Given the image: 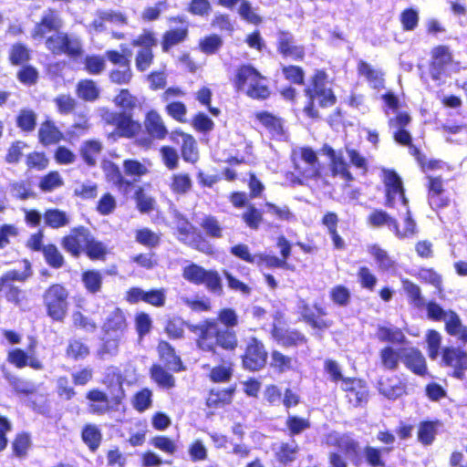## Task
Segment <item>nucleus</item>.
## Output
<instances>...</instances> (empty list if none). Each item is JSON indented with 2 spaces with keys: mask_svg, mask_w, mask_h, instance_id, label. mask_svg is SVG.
<instances>
[{
  "mask_svg": "<svg viewBox=\"0 0 467 467\" xmlns=\"http://www.w3.org/2000/svg\"><path fill=\"white\" fill-rule=\"evenodd\" d=\"M232 393L233 390L226 389L211 390L206 400L207 406L211 408H220L230 403L232 400Z\"/></svg>",
  "mask_w": 467,
  "mask_h": 467,
  "instance_id": "c9c22d12",
  "label": "nucleus"
},
{
  "mask_svg": "<svg viewBox=\"0 0 467 467\" xmlns=\"http://www.w3.org/2000/svg\"><path fill=\"white\" fill-rule=\"evenodd\" d=\"M445 323V328L448 334L462 338V334L466 331L467 327L462 324L459 316L453 311H448L447 316L443 320Z\"/></svg>",
  "mask_w": 467,
  "mask_h": 467,
  "instance_id": "2f4dec72",
  "label": "nucleus"
},
{
  "mask_svg": "<svg viewBox=\"0 0 467 467\" xmlns=\"http://www.w3.org/2000/svg\"><path fill=\"white\" fill-rule=\"evenodd\" d=\"M359 75L366 78L373 88H380L384 85L383 73L372 67L368 63L360 61L358 66Z\"/></svg>",
  "mask_w": 467,
  "mask_h": 467,
  "instance_id": "393cba45",
  "label": "nucleus"
},
{
  "mask_svg": "<svg viewBox=\"0 0 467 467\" xmlns=\"http://www.w3.org/2000/svg\"><path fill=\"white\" fill-rule=\"evenodd\" d=\"M102 150V145L98 140L85 141L81 148V155L85 162L90 166L96 164L97 159Z\"/></svg>",
  "mask_w": 467,
  "mask_h": 467,
  "instance_id": "473e14b6",
  "label": "nucleus"
},
{
  "mask_svg": "<svg viewBox=\"0 0 467 467\" xmlns=\"http://www.w3.org/2000/svg\"><path fill=\"white\" fill-rule=\"evenodd\" d=\"M331 171L334 176H340L347 182L353 180V177L348 171V164L341 153H338V156L331 161Z\"/></svg>",
  "mask_w": 467,
  "mask_h": 467,
  "instance_id": "09e8293b",
  "label": "nucleus"
},
{
  "mask_svg": "<svg viewBox=\"0 0 467 467\" xmlns=\"http://www.w3.org/2000/svg\"><path fill=\"white\" fill-rule=\"evenodd\" d=\"M299 161L309 164L310 169L306 171V179H316L320 176L321 165L317 153L308 147L297 148L293 150V161Z\"/></svg>",
  "mask_w": 467,
  "mask_h": 467,
  "instance_id": "f3484780",
  "label": "nucleus"
},
{
  "mask_svg": "<svg viewBox=\"0 0 467 467\" xmlns=\"http://www.w3.org/2000/svg\"><path fill=\"white\" fill-rule=\"evenodd\" d=\"M126 327V318L123 312L119 308L112 306V309L108 311L102 326L105 336H123Z\"/></svg>",
  "mask_w": 467,
  "mask_h": 467,
  "instance_id": "dca6fc26",
  "label": "nucleus"
},
{
  "mask_svg": "<svg viewBox=\"0 0 467 467\" xmlns=\"http://www.w3.org/2000/svg\"><path fill=\"white\" fill-rule=\"evenodd\" d=\"M378 389L380 394L389 400H396L407 393V385L399 377H382Z\"/></svg>",
  "mask_w": 467,
  "mask_h": 467,
  "instance_id": "aec40b11",
  "label": "nucleus"
},
{
  "mask_svg": "<svg viewBox=\"0 0 467 467\" xmlns=\"http://www.w3.org/2000/svg\"><path fill=\"white\" fill-rule=\"evenodd\" d=\"M234 85L238 90L244 91L253 99H265L269 95L265 78L255 68L248 65L237 69Z\"/></svg>",
  "mask_w": 467,
  "mask_h": 467,
  "instance_id": "7ed1b4c3",
  "label": "nucleus"
},
{
  "mask_svg": "<svg viewBox=\"0 0 467 467\" xmlns=\"http://www.w3.org/2000/svg\"><path fill=\"white\" fill-rule=\"evenodd\" d=\"M266 358L267 352L263 343L257 338L252 337L247 344L243 358L244 366L250 370H258L265 365Z\"/></svg>",
  "mask_w": 467,
  "mask_h": 467,
  "instance_id": "ddd939ff",
  "label": "nucleus"
},
{
  "mask_svg": "<svg viewBox=\"0 0 467 467\" xmlns=\"http://www.w3.org/2000/svg\"><path fill=\"white\" fill-rule=\"evenodd\" d=\"M257 118L274 138L282 140L285 137L283 123L279 119L265 112L258 114Z\"/></svg>",
  "mask_w": 467,
  "mask_h": 467,
  "instance_id": "cd10ccee",
  "label": "nucleus"
},
{
  "mask_svg": "<svg viewBox=\"0 0 467 467\" xmlns=\"http://www.w3.org/2000/svg\"><path fill=\"white\" fill-rule=\"evenodd\" d=\"M161 160L169 170H175L179 164V155L175 149L163 146L160 150Z\"/></svg>",
  "mask_w": 467,
  "mask_h": 467,
  "instance_id": "052dcab7",
  "label": "nucleus"
},
{
  "mask_svg": "<svg viewBox=\"0 0 467 467\" xmlns=\"http://www.w3.org/2000/svg\"><path fill=\"white\" fill-rule=\"evenodd\" d=\"M400 356V348L396 350L391 347H386L380 351V359L382 365L384 368L390 370H395L398 368Z\"/></svg>",
  "mask_w": 467,
  "mask_h": 467,
  "instance_id": "4c0bfd02",
  "label": "nucleus"
},
{
  "mask_svg": "<svg viewBox=\"0 0 467 467\" xmlns=\"http://www.w3.org/2000/svg\"><path fill=\"white\" fill-rule=\"evenodd\" d=\"M233 370L230 365L223 364L212 368L210 379L213 382H227L230 380Z\"/></svg>",
  "mask_w": 467,
  "mask_h": 467,
  "instance_id": "69168bd1",
  "label": "nucleus"
},
{
  "mask_svg": "<svg viewBox=\"0 0 467 467\" xmlns=\"http://www.w3.org/2000/svg\"><path fill=\"white\" fill-rule=\"evenodd\" d=\"M402 209L404 210V227L400 230L397 220H395V228H393L392 232L399 239L412 238L417 234L416 223L411 218L409 205L406 204V208Z\"/></svg>",
  "mask_w": 467,
  "mask_h": 467,
  "instance_id": "a878e982",
  "label": "nucleus"
},
{
  "mask_svg": "<svg viewBox=\"0 0 467 467\" xmlns=\"http://www.w3.org/2000/svg\"><path fill=\"white\" fill-rule=\"evenodd\" d=\"M106 176L108 180L117 186L120 191H128L131 183L127 181L121 174L119 167L113 163H109L105 167Z\"/></svg>",
  "mask_w": 467,
  "mask_h": 467,
  "instance_id": "72a5a7b5",
  "label": "nucleus"
},
{
  "mask_svg": "<svg viewBox=\"0 0 467 467\" xmlns=\"http://www.w3.org/2000/svg\"><path fill=\"white\" fill-rule=\"evenodd\" d=\"M46 47L54 55L65 54L78 57L82 54V43L78 36L64 32H57L46 40Z\"/></svg>",
  "mask_w": 467,
  "mask_h": 467,
  "instance_id": "423d86ee",
  "label": "nucleus"
},
{
  "mask_svg": "<svg viewBox=\"0 0 467 467\" xmlns=\"http://www.w3.org/2000/svg\"><path fill=\"white\" fill-rule=\"evenodd\" d=\"M25 270H9L0 276V293L5 292V298L7 302L26 309L28 299L26 291L13 284L15 281L25 282L32 275L31 265L28 261L24 262Z\"/></svg>",
  "mask_w": 467,
  "mask_h": 467,
  "instance_id": "f03ea898",
  "label": "nucleus"
},
{
  "mask_svg": "<svg viewBox=\"0 0 467 467\" xmlns=\"http://www.w3.org/2000/svg\"><path fill=\"white\" fill-rule=\"evenodd\" d=\"M432 58L430 72L433 79L440 80L442 75L448 74L447 67L451 61L449 48L443 46L436 47Z\"/></svg>",
  "mask_w": 467,
  "mask_h": 467,
  "instance_id": "6ab92c4d",
  "label": "nucleus"
},
{
  "mask_svg": "<svg viewBox=\"0 0 467 467\" xmlns=\"http://www.w3.org/2000/svg\"><path fill=\"white\" fill-rule=\"evenodd\" d=\"M68 290L60 284L51 285L43 294V304L47 316L54 321L65 319L68 309Z\"/></svg>",
  "mask_w": 467,
  "mask_h": 467,
  "instance_id": "20e7f679",
  "label": "nucleus"
},
{
  "mask_svg": "<svg viewBox=\"0 0 467 467\" xmlns=\"http://www.w3.org/2000/svg\"><path fill=\"white\" fill-rule=\"evenodd\" d=\"M182 276L194 285H204L213 294H223L222 279L215 270H206L196 264H191L183 268Z\"/></svg>",
  "mask_w": 467,
  "mask_h": 467,
  "instance_id": "39448f33",
  "label": "nucleus"
},
{
  "mask_svg": "<svg viewBox=\"0 0 467 467\" xmlns=\"http://www.w3.org/2000/svg\"><path fill=\"white\" fill-rule=\"evenodd\" d=\"M114 102L118 107L125 110H131L135 109L139 104L138 99L133 96L128 89H121L118 96L114 99Z\"/></svg>",
  "mask_w": 467,
  "mask_h": 467,
  "instance_id": "603ef678",
  "label": "nucleus"
},
{
  "mask_svg": "<svg viewBox=\"0 0 467 467\" xmlns=\"http://www.w3.org/2000/svg\"><path fill=\"white\" fill-rule=\"evenodd\" d=\"M122 336H105L104 343L101 348L97 351V356L103 359L105 355L114 356L118 353L119 343Z\"/></svg>",
  "mask_w": 467,
  "mask_h": 467,
  "instance_id": "49530a36",
  "label": "nucleus"
},
{
  "mask_svg": "<svg viewBox=\"0 0 467 467\" xmlns=\"http://www.w3.org/2000/svg\"><path fill=\"white\" fill-rule=\"evenodd\" d=\"M395 220L382 210L373 211L368 217V222L374 227L388 226L390 231L395 228Z\"/></svg>",
  "mask_w": 467,
  "mask_h": 467,
  "instance_id": "58836bf2",
  "label": "nucleus"
},
{
  "mask_svg": "<svg viewBox=\"0 0 467 467\" xmlns=\"http://www.w3.org/2000/svg\"><path fill=\"white\" fill-rule=\"evenodd\" d=\"M151 391L148 389H143L142 390L135 394L132 400V405L136 410L143 412L151 406Z\"/></svg>",
  "mask_w": 467,
  "mask_h": 467,
  "instance_id": "6e6d98bb",
  "label": "nucleus"
},
{
  "mask_svg": "<svg viewBox=\"0 0 467 467\" xmlns=\"http://www.w3.org/2000/svg\"><path fill=\"white\" fill-rule=\"evenodd\" d=\"M82 439L91 451H95L99 446L101 433L95 425H87L82 431Z\"/></svg>",
  "mask_w": 467,
  "mask_h": 467,
  "instance_id": "a18cd8bd",
  "label": "nucleus"
},
{
  "mask_svg": "<svg viewBox=\"0 0 467 467\" xmlns=\"http://www.w3.org/2000/svg\"><path fill=\"white\" fill-rule=\"evenodd\" d=\"M145 128L148 133L155 139H163L168 133L161 116L156 111H150L147 114Z\"/></svg>",
  "mask_w": 467,
  "mask_h": 467,
  "instance_id": "5701e85b",
  "label": "nucleus"
},
{
  "mask_svg": "<svg viewBox=\"0 0 467 467\" xmlns=\"http://www.w3.org/2000/svg\"><path fill=\"white\" fill-rule=\"evenodd\" d=\"M188 34V29L179 28L167 31L163 36L162 49L168 51L171 47L182 42Z\"/></svg>",
  "mask_w": 467,
  "mask_h": 467,
  "instance_id": "a19ab883",
  "label": "nucleus"
},
{
  "mask_svg": "<svg viewBox=\"0 0 467 467\" xmlns=\"http://www.w3.org/2000/svg\"><path fill=\"white\" fill-rule=\"evenodd\" d=\"M311 99H317L323 108L331 107L336 103V96L328 85L327 76L323 71H317L312 81V88L306 90Z\"/></svg>",
  "mask_w": 467,
  "mask_h": 467,
  "instance_id": "9d476101",
  "label": "nucleus"
},
{
  "mask_svg": "<svg viewBox=\"0 0 467 467\" xmlns=\"http://www.w3.org/2000/svg\"><path fill=\"white\" fill-rule=\"evenodd\" d=\"M123 170L127 176L134 177V180H137L136 178H140L141 176L147 174L149 171L146 165L136 160L124 161Z\"/></svg>",
  "mask_w": 467,
  "mask_h": 467,
  "instance_id": "3c124183",
  "label": "nucleus"
},
{
  "mask_svg": "<svg viewBox=\"0 0 467 467\" xmlns=\"http://www.w3.org/2000/svg\"><path fill=\"white\" fill-rule=\"evenodd\" d=\"M43 255L47 264L56 269L61 268L65 264V259L61 252L55 244H47L43 246Z\"/></svg>",
  "mask_w": 467,
  "mask_h": 467,
  "instance_id": "f704fd0d",
  "label": "nucleus"
},
{
  "mask_svg": "<svg viewBox=\"0 0 467 467\" xmlns=\"http://www.w3.org/2000/svg\"><path fill=\"white\" fill-rule=\"evenodd\" d=\"M44 223L47 226L58 229L70 223V216L67 213L57 208L47 209L44 213Z\"/></svg>",
  "mask_w": 467,
  "mask_h": 467,
  "instance_id": "b1692460",
  "label": "nucleus"
},
{
  "mask_svg": "<svg viewBox=\"0 0 467 467\" xmlns=\"http://www.w3.org/2000/svg\"><path fill=\"white\" fill-rule=\"evenodd\" d=\"M400 355V361L411 372L418 376H424L427 373L426 359L418 348H402Z\"/></svg>",
  "mask_w": 467,
  "mask_h": 467,
  "instance_id": "4468645a",
  "label": "nucleus"
},
{
  "mask_svg": "<svg viewBox=\"0 0 467 467\" xmlns=\"http://www.w3.org/2000/svg\"><path fill=\"white\" fill-rule=\"evenodd\" d=\"M62 26V20L57 12L53 10L47 11L39 23H37L33 31L34 38H43L48 32L58 31Z\"/></svg>",
  "mask_w": 467,
  "mask_h": 467,
  "instance_id": "412c9836",
  "label": "nucleus"
},
{
  "mask_svg": "<svg viewBox=\"0 0 467 467\" xmlns=\"http://www.w3.org/2000/svg\"><path fill=\"white\" fill-rule=\"evenodd\" d=\"M103 120L116 127V131L119 136L130 138L140 130V124L134 121L131 117L126 113L105 111L102 115Z\"/></svg>",
  "mask_w": 467,
  "mask_h": 467,
  "instance_id": "9b49d317",
  "label": "nucleus"
},
{
  "mask_svg": "<svg viewBox=\"0 0 467 467\" xmlns=\"http://www.w3.org/2000/svg\"><path fill=\"white\" fill-rule=\"evenodd\" d=\"M39 140L45 145L55 144L62 139V133L50 121L44 122L38 131Z\"/></svg>",
  "mask_w": 467,
  "mask_h": 467,
  "instance_id": "c85d7f7f",
  "label": "nucleus"
},
{
  "mask_svg": "<svg viewBox=\"0 0 467 467\" xmlns=\"http://www.w3.org/2000/svg\"><path fill=\"white\" fill-rule=\"evenodd\" d=\"M88 257L92 259H99L106 254V246L101 243L93 238L90 235L89 240L84 250Z\"/></svg>",
  "mask_w": 467,
  "mask_h": 467,
  "instance_id": "338daca9",
  "label": "nucleus"
},
{
  "mask_svg": "<svg viewBox=\"0 0 467 467\" xmlns=\"http://www.w3.org/2000/svg\"><path fill=\"white\" fill-rule=\"evenodd\" d=\"M77 93L84 100H95L99 94L96 83L93 80L85 79L78 82Z\"/></svg>",
  "mask_w": 467,
  "mask_h": 467,
  "instance_id": "e433bc0d",
  "label": "nucleus"
},
{
  "mask_svg": "<svg viewBox=\"0 0 467 467\" xmlns=\"http://www.w3.org/2000/svg\"><path fill=\"white\" fill-rule=\"evenodd\" d=\"M131 45L139 47L135 57L136 68L140 72L146 71L153 61L152 47L157 46V39L154 34L150 31H144L132 40Z\"/></svg>",
  "mask_w": 467,
  "mask_h": 467,
  "instance_id": "6e6552de",
  "label": "nucleus"
},
{
  "mask_svg": "<svg viewBox=\"0 0 467 467\" xmlns=\"http://www.w3.org/2000/svg\"><path fill=\"white\" fill-rule=\"evenodd\" d=\"M82 281L86 289L91 293L96 294L100 291L102 285V275L98 271H87L82 275Z\"/></svg>",
  "mask_w": 467,
  "mask_h": 467,
  "instance_id": "79ce46f5",
  "label": "nucleus"
},
{
  "mask_svg": "<svg viewBox=\"0 0 467 467\" xmlns=\"http://www.w3.org/2000/svg\"><path fill=\"white\" fill-rule=\"evenodd\" d=\"M383 182L386 192V206L389 208H406L408 200L404 194L401 178L391 170H382Z\"/></svg>",
  "mask_w": 467,
  "mask_h": 467,
  "instance_id": "0eeeda50",
  "label": "nucleus"
},
{
  "mask_svg": "<svg viewBox=\"0 0 467 467\" xmlns=\"http://www.w3.org/2000/svg\"><path fill=\"white\" fill-rule=\"evenodd\" d=\"M62 185L63 180L57 171H52L43 177L39 183L40 189L44 192H52Z\"/></svg>",
  "mask_w": 467,
  "mask_h": 467,
  "instance_id": "bf43d9fd",
  "label": "nucleus"
},
{
  "mask_svg": "<svg viewBox=\"0 0 467 467\" xmlns=\"http://www.w3.org/2000/svg\"><path fill=\"white\" fill-rule=\"evenodd\" d=\"M182 155L185 161L194 162L197 160L196 142L190 135H183Z\"/></svg>",
  "mask_w": 467,
  "mask_h": 467,
  "instance_id": "5fc2aeb1",
  "label": "nucleus"
},
{
  "mask_svg": "<svg viewBox=\"0 0 467 467\" xmlns=\"http://www.w3.org/2000/svg\"><path fill=\"white\" fill-rule=\"evenodd\" d=\"M333 440L337 441L338 448L345 451L348 456L358 455L359 450L358 442L351 437L345 435L338 439L334 438Z\"/></svg>",
  "mask_w": 467,
  "mask_h": 467,
  "instance_id": "e2e57ef3",
  "label": "nucleus"
},
{
  "mask_svg": "<svg viewBox=\"0 0 467 467\" xmlns=\"http://www.w3.org/2000/svg\"><path fill=\"white\" fill-rule=\"evenodd\" d=\"M73 325L87 332H94L98 326L97 323L90 317L84 316L81 312L76 311L72 314Z\"/></svg>",
  "mask_w": 467,
  "mask_h": 467,
  "instance_id": "13d9d810",
  "label": "nucleus"
},
{
  "mask_svg": "<svg viewBox=\"0 0 467 467\" xmlns=\"http://www.w3.org/2000/svg\"><path fill=\"white\" fill-rule=\"evenodd\" d=\"M89 355V348L80 340H70L67 348V356L75 359H84Z\"/></svg>",
  "mask_w": 467,
  "mask_h": 467,
  "instance_id": "c03bdc74",
  "label": "nucleus"
},
{
  "mask_svg": "<svg viewBox=\"0 0 467 467\" xmlns=\"http://www.w3.org/2000/svg\"><path fill=\"white\" fill-rule=\"evenodd\" d=\"M377 337L380 341L393 344H401L406 339L403 332L395 327H379L378 328Z\"/></svg>",
  "mask_w": 467,
  "mask_h": 467,
  "instance_id": "7c9ffc66",
  "label": "nucleus"
},
{
  "mask_svg": "<svg viewBox=\"0 0 467 467\" xmlns=\"http://www.w3.org/2000/svg\"><path fill=\"white\" fill-rule=\"evenodd\" d=\"M106 62L103 57L100 56H88L85 58V68L92 75H99L104 71Z\"/></svg>",
  "mask_w": 467,
  "mask_h": 467,
  "instance_id": "680f3d73",
  "label": "nucleus"
},
{
  "mask_svg": "<svg viewBox=\"0 0 467 467\" xmlns=\"http://www.w3.org/2000/svg\"><path fill=\"white\" fill-rule=\"evenodd\" d=\"M272 336L279 344L285 347L296 346L306 342L305 336L301 333L297 331L284 330L275 323L273 324Z\"/></svg>",
  "mask_w": 467,
  "mask_h": 467,
  "instance_id": "4be33fe9",
  "label": "nucleus"
},
{
  "mask_svg": "<svg viewBox=\"0 0 467 467\" xmlns=\"http://www.w3.org/2000/svg\"><path fill=\"white\" fill-rule=\"evenodd\" d=\"M329 297L334 304L339 306H347L350 302L351 293L348 287L337 285L330 289Z\"/></svg>",
  "mask_w": 467,
  "mask_h": 467,
  "instance_id": "37998d69",
  "label": "nucleus"
},
{
  "mask_svg": "<svg viewBox=\"0 0 467 467\" xmlns=\"http://www.w3.org/2000/svg\"><path fill=\"white\" fill-rule=\"evenodd\" d=\"M271 365L280 372L286 371L293 368V359L279 351H273L271 356Z\"/></svg>",
  "mask_w": 467,
  "mask_h": 467,
  "instance_id": "0e129e2a",
  "label": "nucleus"
},
{
  "mask_svg": "<svg viewBox=\"0 0 467 467\" xmlns=\"http://www.w3.org/2000/svg\"><path fill=\"white\" fill-rule=\"evenodd\" d=\"M200 49L205 54H215L223 46V39L220 36L213 34L205 36L200 41Z\"/></svg>",
  "mask_w": 467,
  "mask_h": 467,
  "instance_id": "8fccbe9b",
  "label": "nucleus"
},
{
  "mask_svg": "<svg viewBox=\"0 0 467 467\" xmlns=\"http://www.w3.org/2000/svg\"><path fill=\"white\" fill-rule=\"evenodd\" d=\"M297 444L295 441H292L291 442L281 444L277 456L280 462H288L295 460Z\"/></svg>",
  "mask_w": 467,
  "mask_h": 467,
  "instance_id": "774afa93",
  "label": "nucleus"
},
{
  "mask_svg": "<svg viewBox=\"0 0 467 467\" xmlns=\"http://www.w3.org/2000/svg\"><path fill=\"white\" fill-rule=\"evenodd\" d=\"M173 224L180 242L205 253L211 252L210 245L202 241V237L197 234L195 228L178 212L174 213Z\"/></svg>",
  "mask_w": 467,
  "mask_h": 467,
  "instance_id": "1a4fd4ad",
  "label": "nucleus"
},
{
  "mask_svg": "<svg viewBox=\"0 0 467 467\" xmlns=\"http://www.w3.org/2000/svg\"><path fill=\"white\" fill-rule=\"evenodd\" d=\"M188 328L198 336L197 346L203 351L214 353L217 347L226 350H233L237 347L235 333L222 327L215 319H206L197 325H188Z\"/></svg>",
  "mask_w": 467,
  "mask_h": 467,
  "instance_id": "f257e3e1",
  "label": "nucleus"
},
{
  "mask_svg": "<svg viewBox=\"0 0 467 467\" xmlns=\"http://www.w3.org/2000/svg\"><path fill=\"white\" fill-rule=\"evenodd\" d=\"M158 351L161 358L165 362L170 369L178 371L181 369V359L175 355L174 349L165 341L159 343Z\"/></svg>",
  "mask_w": 467,
  "mask_h": 467,
  "instance_id": "bb28decb",
  "label": "nucleus"
},
{
  "mask_svg": "<svg viewBox=\"0 0 467 467\" xmlns=\"http://www.w3.org/2000/svg\"><path fill=\"white\" fill-rule=\"evenodd\" d=\"M5 379L17 393L30 394L36 390L35 385L32 382L14 376L8 372L5 373Z\"/></svg>",
  "mask_w": 467,
  "mask_h": 467,
  "instance_id": "ea45409f",
  "label": "nucleus"
},
{
  "mask_svg": "<svg viewBox=\"0 0 467 467\" xmlns=\"http://www.w3.org/2000/svg\"><path fill=\"white\" fill-rule=\"evenodd\" d=\"M442 361L454 368L453 376L462 379L463 369H467V353L460 348H446L443 349Z\"/></svg>",
  "mask_w": 467,
  "mask_h": 467,
  "instance_id": "a211bd4d",
  "label": "nucleus"
},
{
  "mask_svg": "<svg viewBox=\"0 0 467 467\" xmlns=\"http://www.w3.org/2000/svg\"><path fill=\"white\" fill-rule=\"evenodd\" d=\"M90 235L89 231L83 226L74 228L67 235L63 237L61 245L67 253L78 257L84 252Z\"/></svg>",
  "mask_w": 467,
  "mask_h": 467,
  "instance_id": "f8f14e48",
  "label": "nucleus"
},
{
  "mask_svg": "<svg viewBox=\"0 0 467 467\" xmlns=\"http://www.w3.org/2000/svg\"><path fill=\"white\" fill-rule=\"evenodd\" d=\"M368 253L375 258L380 269L389 270L392 267L393 261L389 258L387 252L379 245L373 244L369 246Z\"/></svg>",
  "mask_w": 467,
  "mask_h": 467,
  "instance_id": "864d4df0",
  "label": "nucleus"
},
{
  "mask_svg": "<svg viewBox=\"0 0 467 467\" xmlns=\"http://www.w3.org/2000/svg\"><path fill=\"white\" fill-rule=\"evenodd\" d=\"M150 372L151 378L158 385L167 389L174 386L175 380L173 376L164 370L161 366H153Z\"/></svg>",
  "mask_w": 467,
  "mask_h": 467,
  "instance_id": "de8ad7c7",
  "label": "nucleus"
},
{
  "mask_svg": "<svg viewBox=\"0 0 467 467\" xmlns=\"http://www.w3.org/2000/svg\"><path fill=\"white\" fill-rule=\"evenodd\" d=\"M277 50L285 57L294 60L302 59L305 56V49L296 44L292 34L280 32L277 36Z\"/></svg>",
  "mask_w": 467,
  "mask_h": 467,
  "instance_id": "2eb2a0df",
  "label": "nucleus"
},
{
  "mask_svg": "<svg viewBox=\"0 0 467 467\" xmlns=\"http://www.w3.org/2000/svg\"><path fill=\"white\" fill-rule=\"evenodd\" d=\"M168 185L172 192L184 194L191 190L192 182L187 173H174L171 176Z\"/></svg>",
  "mask_w": 467,
  "mask_h": 467,
  "instance_id": "c756f323",
  "label": "nucleus"
},
{
  "mask_svg": "<svg viewBox=\"0 0 467 467\" xmlns=\"http://www.w3.org/2000/svg\"><path fill=\"white\" fill-rule=\"evenodd\" d=\"M17 126L24 131H32L36 123V116L33 110L22 109L17 117Z\"/></svg>",
  "mask_w": 467,
  "mask_h": 467,
  "instance_id": "4d7b16f0",
  "label": "nucleus"
}]
</instances>
